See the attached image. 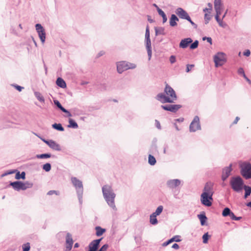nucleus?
Segmentation results:
<instances>
[{
    "label": "nucleus",
    "mask_w": 251,
    "mask_h": 251,
    "mask_svg": "<svg viewBox=\"0 0 251 251\" xmlns=\"http://www.w3.org/2000/svg\"><path fill=\"white\" fill-rule=\"evenodd\" d=\"M60 110H61L63 112H65V113H67L68 114V116H71V114L68 111H67L66 109H65L64 107H63L62 106H61V108H60Z\"/></svg>",
    "instance_id": "864d4df0"
},
{
    "label": "nucleus",
    "mask_w": 251,
    "mask_h": 251,
    "mask_svg": "<svg viewBox=\"0 0 251 251\" xmlns=\"http://www.w3.org/2000/svg\"><path fill=\"white\" fill-rule=\"evenodd\" d=\"M247 205L249 207H251V202H248L247 204Z\"/></svg>",
    "instance_id": "774afa93"
},
{
    "label": "nucleus",
    "mask_w": 251,
    "mask_h": 251,
    "mask_svg": "<svg viewBox=\"0 0 251 251\" xmlns=\"http://www.w3.org/2000/svg\"><path fill=\"white\" fill-rule=\"evenodd\" d=\"M238 73L239 75H243V76L244 77V78L246 76V75L245 74L244 71L242 68H240L238 70Z\"/></svg>",
    "instance_id": "37998d69"
},
{
    "label": "nucleus",
    "mask_w": 251,
    "mask_h": 251,
    "mask_svg": "<svg viewBox=\"0 0 251 251\" xmlns=\"http://www.w3.org/2000/svg\"><path fill=\"white\" fill-rule=\"evenodd\" d=\"M199 218L200 220L201 224L202 226L205 224V223L207 220V218L205 215H198Z\"/></svg>",
    "instance_id": "cd10ccee"
},
{
    "label": "nucleus",
    "mask_w": 251,
    "mask_h": 251,
    "mask_svg": "<svg viewBox=\"0 0 251 251\" xmlns=\"http://www.w3.org/2000/svg\"><path fill=\"white\" fill-rule=\"evenodd\" d=\"M95 229L96 230V235L97 236H101L105 232V229L102 228L101 227L99 226H96Z\"/></svg>",
    "instance_id": "b1692460"
},
{
    "label": "nucleus",
    "mask_w": 251,
    "mask_h": 251,
    "mask_svg": "<svg viewBox=\"0 0 251 251\" xmlns=\"http://www.w3.org/2000/svg\"><path fill=\"white\" fill-rule=\"evenodd\" d=\"M71 181L74 186L76 189H81L83 187L82 182L78 179L75 177H73L71 178Z\"/></svg>",
    "instance_id": "6ab92c4d"
},
{
    "label": "nucleus",
    "mask_w": 251,
    "mask_h": 251,
    "mask_svg": "<svg viewBox=\"0 0 251 251\" xmlns=\"http://www.w3.org/2000/svg\"><path fill=\"white\" fill-rule=\"evenodd\" d=\"M241 175L246 179L251 178V164L249 163H244L241 165Z\"/></svg>",
    "instance_id": "0eeeda50"
},
{
    "label": "nucleus",
    "mask_w": 251,
    "mask_h": 251,
    "mask_svg": "<svg viewBox=\"0 0 251 251\" xmlns=\"http://www.w3.org/2000/svg\"><path fill=\"white\" fill-rule=\"evenodd\" d=\"M164 92L165 95L160 93L157 95L156 99L162 103L174 102L176 100V95L174 89L166 84Z\"/></svg>",
    "instance_id": "f03ea898"
},
{
    "label": "nucleus",
    "mask_w": 251,
    "mask_h": 251,
    "mask_svg": "<svg viewBox=\"0 0 251 251\" xmlns=\"http://www.w3.org/2000/svg\"><path fill=\"white\" fill-rule=\"evenodd\" d=\"M209 6L210 7V8H205L203 9V11L204 12H206V11L208 12V13L210 14L211 12V11L212 10V5L210 3L208 4Z\"/></svg>",
    "instance_id": "8fccbe9b"
},
{
    "label": "nucleus",
    "mask_w": 251,
    "mask_h": 251,
    "mask_svg": "<svg viewBox=\"0 0 251 251\" xmlns=\"http://www.w3.org/2000/svg\"><path fill=\"white\" fill-rule=\"evenodd\" d=\"M35 97L38 99V100H39L41 102H44V98L43 97V96L41 95V94L39 92H36L34 93Z\"/></svg>",
    "instance_id": "c85d7f7f"
},
{
    "label": "nucleus",
    "mask_w": 251,
    "mask_h": 251,
    "mask_svg": "<svg viewBox=\"0 0 251 251\" xmlns=\"http://www.w3.org/2000/svg\"><path fill=\"white\" fill-rule=\"evenodd\" d=\"M244 78L250 85H251V81L247 76L245 77Z\"/></svg>",
    "instance_id": "338daca9"
},
{
    "label": "nucleus",
    "mask_w": 251,
    "mask_h": 251,
    "mask_svg": "<svg viewBox=\"0 0 251 251\" xmlns=\"http://www.w3.org/2000/svg\"><path fill=\"white\" fill-rule=\"evenodd\" d=\"M17 90H18L19 91H21L24 88L23 87L20 86H19V85H17L15 86Z\"/></svg>",
    "instance_id": "e2e57ef3"
},
{
    "label": "nucleus",
    "mask_w": 251,
    "mask_h": 251,
    "mask_svg": "<svg viewBox=\"0 0 251 251\" xmlns=\"http://www.w3.org/2000/svg\"><path fill=\"white\" fill-rule=\"evenodd\" d=\"M171 243V241H170V240H169L168 241H167L165 242H164L162 245L163 247H166Z\"/></svg>",
    "instance_id": "4d7b16f0"
},
{
    "label": "nucleus",
    "mask_w": 251,
    "mask_h": 251,
    "mask_svg": "<svg viewBox=\"0 0 251 251\" xmlns=\"http://www.w3.org/2000/svg\"><path fill=\"white\" fill-rule=\"evenodd\" d=\"M156 126L158 128H161V126H160V124L159 123V122L157 121H156Z\"/></svg>",
    "instance_id": "0e129e2a"
},
{
    "label": "nucleus",
    "mask_w": 251,
    "mask_h": 251,
    "mask_svg": "<svg viewBox=\"0 0 251 251\" xmlns=\"http://www.w3.org/2000/svg\"><path fill=\"white\" fill-rule=\"evenodd\" d=\"M180 181L177 179L169 180L167 182V184H168V186L169 187L172 188L178 186V185H180Z\"/></svg>",
    "instance_id": "aec40b11"
},
{
    "label": "nucleus",
    "mask_w": 251,
    "mask_h": 251,
    "mask_svg": "<svg viewBox=\"0 0 251 251\" xmlns=\"http://www.w3.org/2000/svg\"><path fill=\"white\" fill-rule=\"evenodd\" d=\"M25 174L24 172H22L21 174H20V172H18L17 173L15 176V178L17 179H19L20 178H22L24 179L25 178Z\"/></svg>",
    "instance_id": "c756f323"
},
{
    "label": "nucleus",
    "mask_w": 251,
    "mask_h": 251,
    "mask_svg": "<svg viewBox=\"0 0 251 251\" xmlns=\"http://www.w3.org/2000/svg\"><path fill=\"white\" fill-rule=\"evenodd\" d=\"M176 12L180 18L186 20L189 19V16L188 13L181 8H177Z\"/></svg>",
    "instance_id": "4468645a"
},
{
    "label": "nucleus",
    "mask_w": 251,
    "mask_h": 251,
    "mask_svg": "<svg viewBox=\"0 0 251 251\" xmlns=\"http://www.w3.org/2000/svg\"><path fill=\"white\" fill-rule=\"evenodd\" d=\"M56 84L61 88H64L66 87L65 81L61 78L59 77L56 80Z\"/></svg>",
    "instance_id": "5701e85b"
},
{
    "label": "nucleus",
    "mask_w": 251,
    "mask_h": 251,
    "mask_svg": "<svg viewBox=\"0 0 251 251\" xmlns=\"http://www.w3.org/2000/svg\"><path fill=\"white\" fill-rule=\"evenodd\" d=\"M53 194L58 195V192L57 191H54V190H51L48 192V195H52Z\"/></svg>",
    "instance_id": "3c124183"
},
{
    "label": "nucleus",
    "mask_w": 251,
    "mask_h": 251,
    "mask_svg": "<svg viewBox=\"0 0 251 251\" xmlns=\"http://www.w3.org/2000/svg\"><path fill=\"white\" fill-rule=\"evenodd\" d=\"M54 104L60 109L62 105L57 100L54 101Z\"/></svg>",
    "instance_id": "5fc2aeb1"
},
{
    "label": "nucleus",
    "mask_w": 251,
    "mask_h": 251,
    "mask_svg": "<svg viewBox=\"0 0 251 251\" xmlns=\"http://www.w3.org/2000/svg\"><path fill=\"white\" fill-rule=\"evenodd\" d=\"M230 184L232 189L237 192L241 191L245 186L243 179L240 176L232 177Z\"/></svg>",
    "instance_id": "20e7f679"
},
{
    "label": "nucleus",
    "mask_w": 251,
    "mask_h": 251,
    "mask_svg": "<svg viewBox=\"0 0 251 251\" xmlns=\"http://www.w3.org/2000/svg\"><path fill=\"white\" fill-rule=\"evenodd\" d=\"M102 189L103 196L108 204L112 207L115 206L114 198L115 195L112 192L111 187L106 185L102 187Z\"/></svg>",
    "instance_id": "7ed1b4c3"
},
{
    "label": "nucleus",
    "mask_w": 251,
    "mask_h": 251,
    "mask_svg": "<svg viewBox=\"0 0 251 251\" xmlns=\"http://www.w3.org/2000/svg\"><path fill=\"white\" fill-rule=\"evenodd\" d=\"M172 248L175 249L177 250L179 249V246L177 244L175 243L173 244V245L172 246Z\"/></svg>",
    "instance_id": "bf43d9fd"
},
{
    "label": "nucleus",
    "mask_w": 251,
    "mask_h": 251,
    "mask_svg": "<svg viewBox=\"0 0 251 251\" xmlns=\"http://www.w3.org/2000/svg\"><path fill=\"white\" fill-rule=\"evenodd\" d=\"M198 45L199 42L197 40H196L190 45V48L192 50L196 49L198 47Z\"/></svg>",
    "instance_id": "a19ab883"
},
{
    "label": "nucleus",
    "mask_w": 251,
    "mask_h": 251,
    "mask_svg": "<svg viewBox=\"0 0 251 251\" xmlns=\"http://www.w3.org/2000/svg\"><path fill=\"white\" fill-rule=\"evenodd\" d=\"M221 14H218V13H216V15L215 16L216 20L218 22V23L221 21V20L219 19V16Z\"/></svg>",
    "instance_id": "680f3d73"
},
{
    "label": "nucleus",
    "mask_w": 251,
    "mask_h": 251,
    "mask_svg": "<svg viewBox=\"0 0 251 251\" xmlns=\"http://www.w3.org/2000/svg\"><path fill=\"white\" fill-rule=\"evenodd\" d=\"M201 128L200 120L198 116L195 117L190 126V130L195 132Z\"/></svg>",
    "instance_id": "1a4fd4ad"
},
{
    "label": "nucleus",
    "mask_w": 251,
    "mask_h": 251,
    "mask_svg": "<svg viewBox=\"0 0 251 251\" xmlns=\"http://www.w3.org/2000/svg\"><path fill=\"white\" fill-rule=\"evenodd\" d=\"M213 183L211 182L206 183L201 196V203L205 206H210L213 201Z\"/></svg>",
    "instance_id": "f257e3e1"
},
{
    "label": "nucleus",
    "mask_w": 251,
    "mask_h": 251,
    "mask_svg": "<svg viewBox=\"0 0 251 251\" xmlns=\"http://www.w3.org/2000/svg\"><path fill=\"white\" fill-rule=\"evenodd\" d=\"M158 14L162 17L163 22L165 23L167 20V18L165 13L161 9H159Z\"/></svg>",
    "instance_id": "473e14b6"
},
{
    "label": "nucleus",
    "mask_w": 251,
    "mask_h": 251,
    "mask_svg": "<svg viewBox=\"0 0 251 251\" xmlns=\"http://www.w3.org/2000/svg\"><path fill=\"white\" fill-rule=\"evenodd\" d=\"M145 37L146 39L150 38V31L148 26L146 28Z\"/></svg>",
    "instance_id": "09e8293b"
},
{
    "label": "nucleus",
    "mask_w": 251,
    "mask_h": 251,
    "mask_svg": "<svg viewBox=\"0 0 251 251\" xmlns=\"http://www.w3.org/2000/svg\"><path fill=\"white\" fill-rule=\"evenodd\" d=\"M44 141L52 149L55 151L60 150L59 145L54 141L52 140H44Z\"/></svg>",
    "instance_id": "2eb2a0df"
},
{
    "label": "nucleus",
    "mask_w": 251,
    "mask_h": 251,
    "mask_svg": "<svg viewBox=\"0 0 251 251\" xmlns=\"http://www.w3.org/2000/svg\"><path fill=\"white\" fill-rule=\"evenodd\" d=\"M163 207L162 205H160L157 207L155 212L152 214H154L156 216L159 215L163 210Z\"/></svg>",
    "instance_id": "f704fd0d"
},
{
    "label": "nucleus",
    "mask_w": 251,
    "mask_h": 251,
    "mask_svg": "<svg viewBox=\"0 0 251 251\" xmlns=\"http://www.w3.org/2000/svg\"><path fill=\"white\" fill-rule=\"evenodd\" d=\"M171 242L172 243L173 242H180L181 241L180 237L178 235L175 236L170 239Z\"/></svg>",
    "instance_id": "4c0bfd02"
},
{
    "label": "nucleus",
    "mask_w": 251,
    "mask_h": 251,
    "mask_svg": "<svg viewBox=\"0 0 251 251\" xmlns=\"http://www.w3.org/2000/svg\"><path fill=\"white\" fill-rule=\"evenodd\" d=\"M231 212V211L229 208L226 207L223 211L222 215L224 217H226L229 215Z\"/></svg>",
    "instance_id": "72a5a7b5"
},
{
    "label": "nucleus",
    "mask_w": 251,
    "mask_h": 251,
    "mask_svg": "<svg viewBox=\"0 0 251 251\" xmlns=\"http://www.w3.org/2000/svg\"><path fill=\"white\" fill-rule=\"evenodd\" d=\"M69 125L68 126L69 127H72L74 128H76L78 127L77 123L72 119H70L69 120Z\"/></svg>",
    "instance_id": "393cba45"
},
{
    "label": "nucleus",
    "mask_w": 251,
    "mask_h": 251,
    "mask_svg": "<svg viewBox=\"0 0 251 251\" xmlns=\"http://www.w3.org/2000/svg\"><path fill=\"white\" fill-rule=\"evenodd\" d=\"M240 119V118L238 117H236L235 119L234 120V122H233L232 124L234 125V124H236L238 121Z\"/></svg>",
    "instance_id": "052dcab7"
},
{
    "label": "nucleus",
    "mask_w": 251,
    "mask_h": 251,
    "mask_svg": "<svg viewBox=\"0 0 251 251\" xmlns=\"http://www.w3.org/2000/svg\"><path fill=\"white\" fill-rule=\"evenodd\" d=\"M149 163L151 165H154L156 163L155 158L151 154L149 156Z\"/></svg>",
    "instance_id": "2f4dec72"
},
{
    "label": "nucleus",
    "mask_w": 251,
    "mask_h": 251,
    "mask_svg": "<svg viewBox=\"0 0 251 251\" xmlns=\"http://www.w3.org/2000/svg\"><path fill=\"white\" fill-rule=\"evenodd\" d=\"M204 19L206 22L205 23L207 24L210 19V15L206 13L204 15Z\"/></svg>",
    "instance_id": "c03bdc74"
},
{
    "label": "nucleus",
    "mask_w": 251,
    "mask_h": 251,
    "mask_svg": "<svg viewBox=\"0 0 251 251\" xmlns=\"http://www.w3.org/2000/svg\"><path fill=\"white\" fill-rule=\"evenodd\" d=\"M146 48L147 50L148 54L149 56V59L150 60L152 54L151 41L150 38L146 39Z\"/></svg>",
    "instance_id": "412c9836"
},
{
    "label": "nucleus",
    "mask_w": 251,
    "mask_h": 251,
    "mask_svg": "<svg viewBox=\"0 0 251 251\" xmlns=\"http://www.w3.org/2000/svg\"><path fill=\"white\" fill-rule=\"evenodd\" d=\"M156 216H157L153 214H152L150 216V222L151 224H152V225H156V224H157L158 221H157V219L156 218Z\"/></svg>",
    "instance_id": "a878e982"
},
{
    "label": "nucleus",
    "mask_w": 251,
    "mask_h": 251,
    "mask_svg": "<svg viewBox=\"0 0 251 251\" xmlns=\"http://www.w3.org/2000/svg\"><path fill=\"white\" fill-rule=\"evenodd\" d=\"M50 154L48 153L42 154L37 156L38 158H50Z\"/></svg>",
    "instance_id": "79ce46f5"
},
{
    "label": "nucleus",
    "mask_w": 251,
    "mask_h": 251,
    "mask_svg": "<svg viewBox=\"0 0 251 251\" xmlns=\"http://www.w3.org/2000/svg\"><path fill=\"white\" fill-rule=\"evenodd\" d=\"M181 105L179 104H172V105H162L161 107L167 111H169L172 112H176L177 111L180 107Z\"/></svg>",
    "instance_id": "f8f14e48"
},
{
    "label": "nucleus",
    "mask_w": 251,
    "mask_h": 251,
    "mask_svg": "<svg viewBox=\"0 0 251 251\" xmlns=\"http://www.w3.org/2000/svg\"><path fill=\"white\" fill-rule=\"evenodd\" d=\"M206 39L207 42H209L210 44H212V39L210 37H203V40H204Z\"/></svg>",
    "instance_id": "6e6d98bb"
},
{
    "label": "nucleus",
    "mask_w": 251,
    "mask_h": 251,
    "mask_svg": "<svg viewBox=\"0 0 251 251\" xmlns=\"http://www.w3.org/2000/svg\"><path fill=\"white\" fill-rule=\"evenodd\" d=\"M187 21H188L192 25H195V23L191 20L190 17H189V19H187Z\"/></svg>",
    "instance_id": "69168bd1"
},
{
    "label": "nucleus",
    "mask_w": 251,
    "mask_h": 251,
    "mask_svg": "<svg viewBox=\"0 0 251 251\" xmlns=\"http://www.w3.org/2000/svg\"><path fill=\"white\" fill-rule=\"evenodd\" d=\"M43 169L46 172H49L51 169V165L50 163H46L43 165Z\"/></svg>",
    "instance_id": "58836bf2"
},
{
    "label": "nucleus",
    "mask_w": 251,
    "mask_h": 251,
    "mask_svg": "<svg viewBox=\"0 0 251 251\" xmlns=\"http://www.w3.org/2000/svg\"><path fill=\"white\" fill-rule=\"evenodd\" d=\"M60 110H61L63 112H65V113H67L68 114V116H71V114L68 111H67L66 109H65L64 107H63L62 106H61V108H60Z\"/></svg>",
    "instance_id": "603ef678"
},
{
    "label": "nucleus",
    "mask_w": 251,
    "mask_h": 251,
    "mask_svg": "<svg viewBox=\"0 0 251 251\" xmlns=\"http://www.w3.org/2000/svg\"><path fill=\"white\" fill-rule=\"evenodd\" d=\"M244 188L245 190L244 198L246 199L251 194V188L245 185Z\"/></svg>",
    "instance_id": "bb28decb"
},
{
    "label": "nucleus",
    "mask_w": 251,
    "mask_h": 251,
    "mask_svg": "<svg viewBox=\"0 0 251 251\" xmlns=\"http://www.w3.org/2000/svg\"><path fill=\"white\" fill-rule=\"evenodd\" d=\"M228 216H229L230 219L233 220L238 221V220H240L241 219V217H236L235 216V215L234 214V213L233 212H231L230 213V214H229Z\"/></svg>",
    "instance_id": "c9c22d12"
},
{
    "label": "nucleus",
    "mask_w": 251,
    "mask_h": 251,
    "mask_svg": "<svg viewBox=\"0 0 251 251\" xmlns=\"http://www.w3.org/2000/svg\"><path fill=\"white\" fill-rule=\"evenodd\" d=\"M170 61L171 63H174L176 61V57L174 55H171L170 57Z\"/></svg>",
    "instance_id": "49530a36"
},
{
    "label": "nucleus",
    "mask_w": 251,
    "mask_h": 251,
    "mask_svg": "<svg viewBox=\"0 0 251 251\" xmlns=\"http://www.w3.org/2000/svg\"><path fill=\"white\" fill-rule=\"evenodd\" d=\"M108 248V245L107 244H105L102 246V247L98 251H106Z\"/></svg>",
    "instance_id": "a18cd8bd"
},
{
    "label": "nucleus",
    "mask_w": 251,
    "mask_h": 251,
    "mask_svg": "<svg viewBox=\"0 0 251 251\" xmlns=\"http://www.w3.org/2000/svg\"><path fill=\"white\" fill-rule=\"evenodd\" d=\"M10 185L17 191H20L21 190H25L27 188L32 187L33 184L31 182H22L21 181H15L11 182Z\"/></svg>",
    "instance_id": "39448f33"
},
{
    "label": "nucleus",
    "mask_w": 251,
    "mask_h": 251,
    "mask_svg": "<svg viewBox=\"0 0 251 251\" xmlns=\"http://www.w3.org/2000/svg\"><path fill=\"white\" fill-rule=\"evenodd\" d=\"M135 67L134 65L128 64L125 61L119 62L117 64V71L119 73L121 74L124 71L129 69H133Z\"/></svg>",
    "instance_id": "6e6552de"
},
{
    "label": "nucleus",
    "mask_w": 251,
    "mask_h": 251,
    "mask_svg": "<svg viewBox=\"0 0 251 251\" xmlns=\"http://www.w3.org/2000/svg\"><path fill=\"white\" fill-rule=\"evenodd\" d=\"M192 41V40L190 38L182 39L179 43V47L182 49L186 48Z\"/></svg>",
    "instance_id": "a211bd4d"
},
{
    "label": "nucleus",
    "mask_w": 251,
    "mask_h": 251,
    "mask_svg": "<svg viewBox=\"0 0 251 251\" xmlns=\"http://www.w3.org/2000/svg\"><path fill=\"white\" fill-rule=\"evenodd\" d=\"M30 248V244L29 243H27L23 245V251H29Z\"/></svg>",
    "instance_id": "e433bc0d"
},
{
    "label": "nucleus",
    "mask_w": 251,
    "mask_h": 251,
    "mask_svg": "<svg viewBox=\"0 0 251 251\" xmlns=\"http://www.w3.org/2000/svg\"><path fill=\"white\" fill-rule=\"evenodd\" d=\"M194 67V65H187L186 68V72L188 73L190 71V70Z\"/></svg>",
    "instance_id": "de8ad7c7"
},
{
    "label": "nucleus",
    "mask_w": 251,
    "mask_h": 251,
    "mask_svg": "<svg viewBox=\"0 0 251 251\" xmlns=\"http://www.w3.org/2000/svg\"><path fill=\"white\" fill-rule=\"evenodd\" d=\"M101 239L93 240L89 245V251H98V247Z\"/></svg>",
    "instance_id": "ddd939ff"
},
{
    "label": "nucleus",
    "mask_w": 251,
    "mask_h": 251,
    "mask_svg": "<svg viewBox=\"0 0 251 251\" xmlns=\"http://www.w3.org/2000/svg\"><path fill=\"white\" fill-rule=\"evenodd\" d=\"M231 170V164H230L228 167H226L224 169L222 176V179L223 180H225L228 177V176L230 175Z\"/></svg>",
    "instance_id": "dca6fc26"
},
{
    "label": "nucleus",
    "mask_w": 251,
    "mask_h": 251,
    "mask_svg": "<svg viewBox=\"0 0 251 251\" xmlns=\"http://www.w3.org/2000/svg\"><path fill=\"white\" fill-rule=\"evenodd\" d=\"M215 66L218 67L224 65L226 61V55L223 52H218L214 57Z\"/></svg>",
    "instance_id": "423d86ee"
},
{
    "label": "nucleus",
    "mask_w": 251,
    "mask_h": 251,
    "mask_svg": "<svg viewBox=\"0 0 251 251\" xmlns=\"http://www.w3.org/2000/svg\"><path fill=\"white\" fill-rule=\"evenodd\" d=\"M214 8L216 13H218V14H221L223 9L221 0H215Z\"/></svg>",
    "instance_id": "f3484780"
},
{
    "label": "nucleus",
    "mask_w": 251,
    "mask_h": 251,
    "mask_svg": "<svg viewBox=\"0 0 251 251\" xmlns=\"http://www.w3.org/2000/svg\"><path fill=\"white\" fill-rule=\"evenodd\" d=\"M52 127L58 130L63 131L64 129L62 127V125L60 124H54L52 125Z\"/></svg>",
    "instance_id": "7c9ffc66"
},
{
    "label": "nucleus",
    "mask_w": 251,
    "mask_h": 251,
    "mask_svg": "<svg viewBox=\"0 0 251 251\" xmlns=\"http://www.w3.org/2000/svg\"><path fill=\"white\" fill-rule=\"evenodd\" d=\"M35 27L41 42L44 43L46 39V33L43 27L39 24H36Z\"/></svg>",
    "instance_id": "9d476101"
},
{
    "label": "nucleus",
    "mask_w": 251,
    "mask_h": 251,
    "mask_svg": "<svg viewBox=\"0 0 251 251\" xmlns=\"http://www.w3.org/2000/svg\"><path fill=\"white\" fill-rule=\"evenodd\" d=\"M178 21L177 17L174 14L171 15V17L170 19V25L172 26H175L176 25V22Z\"/></svg>",
    "instance_id": "4be33fe9"
},
{
    "label": "nucleus",
    "mask_w": 251,
    "mask_h": 251,
    "mask_svg": "<svg viewBox=\"0 0 251 251\" xmlns=\"http://www.w3.org/2000/svg\"><path fill=\"white\" fill-rule=\"evenodd\" d=\"M209 235L208 234V232L205 233L202 236L203 243L204 244H206L208 242Z\"/></svg>",
    "instance_id": "ea45409f"
},
{
    "label": "nucleus",
    "mask_w": 251,
    "mask_h": 251,
    "mask_svg": "<svg viewBox=\"0 0 251 251\" xmlns=\"http://www.w3.org/2000/svg\"><path fill=\"white\" fill-rule=\"evenodd\" d=\"M250 53L251 52L250 50H247L244 52V55L247 56H249L250 55Z\"/></svg>",
    "instance_id": "13d9d810"
},
{
    "label": "nucleus",
    "mask_w": 251,
    "mask_h": 251,
    "mask_svg": "<svg viewBox=\"0 0 251 251\" xmlns=\"http://www.w3.org/2000/svg\"><path fill=\"white\" fill-rule=\"evenodd\" d=\"M73 243L72 235L67 233L66 236V251H70L72 250Z\"/></svg>",
    "instance_id": "9b49d317"
}]
</instances>
